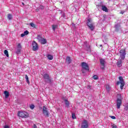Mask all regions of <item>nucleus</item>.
I'll list each match as a JSON object with an SVG mask.
<instances>
[{"label": "nucleus", "instance_id": "obj_1", "mask_svg": "<svg viewBox=\"0 0 128 128\" xmlns=\"http://www.w3.org/2000/svg\"><path fill=\"white\" fill-rule=\"evenodd\" d=\"M86 24L88 28H90V30L92 31L96 28V26H94V24L92 22V20L90 18L88 20Z\"/></svg>", "mask_w": 128, "mask_h": 128}, {"label": "nucleus", "instance_id": "obj_2", "mask_svg": "<svg viewBox=\"0 0 128 128\" xmlns=\"http://www.w3.org/2000/svg\"><path fill=\"white\" fill-rule=\"evenodd\" d=\"M122 94H118L117 100H116L117 108H120V106H122Z\"/></svg>", "mask_w": 128, "mask_h": 128}, {"label": "nucleus", "instance_id": "obj_3", "mask_svg": "<svg viewBox=\"0 0 128 128\" xmlns=\"http://www.w3.org/2000/svg\"><path fill=\"white\" fill-rule=\"evenodd\" d=\"M81 66L82 68V74H86V72L84 70H89L90 67L88 66V64L84 62L82 63Z\"/></svg>", "mask_w": 128, "mask_h": 128}, {"label": "nucleus", "instance_id": "obj_4", "mask_svg": "<svg viewBox=\"0 0 128 128\" xmlns=\"http://www.w3.org/2000/svg\"><path fill=\"white\" fill-rule=\"evenodd\" d=\"M43 78L46 84H52V78H50V76L48 74H44L43 75Z\"/></svg>", "mask_w": 128, "mask_h": 128}, {"label": "nucleus", "instance_id": "obj_5", "mask_svg": "<svg viewBox=\"0 0 128 128\" xmlns=\"http://www.w3.org/2000/svg\"><path fill=\"white\" fill-rule=\"evenodd\" d=\"M18 116H20V118H28V113L26 112H22V111H20L18 112Z\"/></svg>", "mask_w": 128, "mask_h": 128}, {"label": "nucleus", "instance_id": "obj_6", "mask_svg": "<svg viewBox=\"0 0 128 128\" xmlns=\"http://www.w3.org/2000/svg\"><path fill=\"white\" fill-rule=\"evenodd\" d=\"M120 81L117 82L116 84L118 86V84H120V88L121 90H124V78L122 76L119 77Z\"/></svg>", "mask_w": 128, "mask_h": 128}, {"label": "nucleus", "instance_id": "obj_7", "mask_svg": "<svg viewBox=\"0 0 128 128\" xmlns=\"http://www.w3.org/2000/svg\"><path fill=\"white\" fill-rule=\"evenodd\" d=\"M42 114L45 116H50V112L48 111V108L46 106L42 107Z\"/></svg>", "mask_w": 128, "mask_h": 128}, {"label": "nucleus", "instance_id": "obj_8", "mask_svg": "<svg viewBox=\"0 0 128 128\" xmlns=\"http://www.w3.org/2000/svg\"><path fill=\"white\" fill-rule=\"evenodd\" d=\"M37 40H38L39 42H40L42 44H46V40L44 38L40 35L38 36Z\"/></svg>", "mask_w": 128, "mask_h": 128}, {"label": "nucleus", "instance_id": "obj_9", "mask_svg": "<svg viewBox=\"0 0 128 128\" xmlns=\"http://www.w3.org/2000/svg\"><path fill=\"white\" fill-rule=\"evenodd\" d=\"M32 50H34V52L38 50V43L36 42V41L32 42Z\"/></svg>", "mask_w": 128, "mask_h": 128}, {"label": "nucleus", "instance_id": "obj_10", "mask_svg": "<svg viewBox=\"0 0 128 128\" xmlns=\"http://www.w3.org/2000/svg\"><path fill=\"white\" fill-rule=\"evenodd\" d=\"M120 57L122 60L126 58V50H120Z\"/></svg>", "mask_w": 128, "mask_h": 128}, {"label": "nucleus", "instance_id": "obj_11", "mask_svg": "<svg viewBox=\"0 0 128 128\" xmlns=\"http://www.w3.org/2000/svg\"><path fill=\"white\" fill-rule=\"evenodd\" d=\"M88 128V121L84 120L82 122L81 128Z\"/></svg>", "mask_w": 128, "mask_h": 128}, {"label": "nucleus", "instance_id": "obj_12", "mask_svg": "<svg viewBox=\"0 0 128 128\" xmlns=\"http://www.w3.org/2000/svg\"><path fill=\"white\" fill-rule=\"evenodd\" d=\"M106 63V61L104 59H100V64H101V68L102 70H104V64Z\"/></svg>", "mask_w": 128, "mask_h": 128}, {"label": "nucleus", "instance_id": "obj_13", "mask_svg": "<svg viewBox=\"0 0 128 128\" xmlns=\"http://www.w3.org/2000/svg\"><path fill=\"white\" fill-rule=\"evenodd\" d=\"M84 46H86V50L87 52H90V46L88 44V42H84Z\"/></svg>", "mask_w": 128, "mask_h": 128}, {"label": "nucleus", "instance_id": "obj_14", "mask_svg": "<svg viewBox=\"0 0 128 128\" xmlns=\"http://www.w3.org/2000/svg\"><path fill=\"white\" fill-rule=\"evenodd\" d=\"M66 62H67V64H68L72 62V60L70 59V56L66 57Z\"/></svg>", "mask_w": 128, "mask_h": 128}, {"label": "nucleus", "instance_id": "obj_15", "mask_svg": "<svg viewBox=\"0 0 128 128\" xmlns=\"http://www.w3.org/2000/svg\"><path fill=\"white\" fill-rule=\"evenodd\" d=\"M64 102H65V106L66 108H69L70 106V102H68V100H64Z\"/></svg>", "mask_w": 128, "mask_h": 128}, {"label": "nucleus", "instance_id": "obj_16", "mask_svg": "<svg viewBox=\"0 0 128 128\" xmlns=\"http://www.w3.org/2000/svg\"><path fill=\"white\" fill-rule=\"evenodd\" d=\"M4 94L5 95L6 98H8L10 96V93L8 91H4Z\"/></svg>", "mask_w": 128, "mask_h": 128}, {"label": "nucleus", "instance_id": "obj_17", "mask_svg": "<svg viewBox=\"0 0 128 128\" xmlns=\"http://www.w3.org/2000/svg\"><path fill=\"white\" fill-rule=\"evenodd\" d=\"M102 10H104V12H108V8H106V6H102Z\"/></svg>", "mask_w": 128, "mask_h": 128}, {"label": "nucleus", "instance_id": "obj_18", "mask_svg": "<svg viewBox=\"0 0 128 128\" xmlns=\"http://www.w3.org/2000/svg\"><path fill=\"white\" fill-rule=\"evenodd\" d=\"M122 66V60L118 61L117 62V66L118 68H120V66Z\"/></svg>", "mask_w": 128, "mask_h": 128}, {"label": "nucleus", "instance_id": "obj_19", "mask_svg": "<svg viewBox=\"0 0 128 128\" xmlns=\"http://www.w3.org/2000/svg\"><path fill=\"white\" fill-rule=\"evenodd\" d=\"M47 57H48V58L50 60H52L54 58V57L52 56L50 54L48 55Z\"/></svg>", "mask_w": 128, "mask_h": 128}, {"label": "nucleus", "instance_id": "obj_20", "mask_svg": "<svg viewBox=\"0 0 128 128\" xmlns=\"http://www.w3.org/2000/svg\"><path fill=\"white\" fill-rule=\"evenodd\" d=\"M25 78L26 80L27 84H30V80H28V75H25Z\"/></svg>", "mask_w": 128, "mask_h": 128}, {"label": "nucleus", "instance_id": "obj_21", "mask_svg": "<svg viewBox=\"0 0 128 128\" xmlns=\"http://www.w3.org/2000/svg\"><path fill=\"white\" fill-rule=\"evenodd\" d=\"M4 54L7 56V58H8V50H4Z\"/></svg>", "mask_w": 128, "mask_h": 128}, {"label": "nucleus", "instance_id": "obj_22", "mask_svg": "<svg viewBox=\"0 0 128 128\" xmlns=\"http://www.w3.org/2000/svg\"><path fill=\"white\" fill-rule=\"evenodd\" d=\"M106 90L108 92H110V86L109 85H106Z\"/></svg>", "mask_w": 128, "mask_h": 128}, {"label": "nucleus", "instance_id": "obj_23", "mask_svg": "<svg viewBox=\"0 0 128 128\" xmlns=\"http://www.w3.org/2000/svg\"><path fill=\"white\" fill-rule=\"evenodd\" d=\"M58 28V25H52V29L53 30H56V28Z\"/></svg>", "mask_w": 128, "mask_h": 128}, {"label": "nucleus", "instance_id": "obj_24", "mask_svg": "<svg viewBox=\"0 0 128 128\" xmlns=\"http://www.w3.org/2000/svg\"><path fill=\"white\" fill-rule=\"evenodd\" d=\"M21 50H22L21 48H17L16 50V54H20V52Z\"/></svg>", "mask_w": 128, "mask_h": 128}, {"label": "nucleus", "instance_id": "obj_25", "mask_svg": "<svg viewBox=\"0 0 128 128\" xmlns=\"http://www.w3.org/2000/svg\"><path fill=\"white\" fill-rule=\"evenodd\" d=\"M8 19L9 20H12V14H8Z\"/></svg>", "mask_w": 128, "mask_h": 128}, {"label": "nucleus", "instance_id": "obj_26", "mask_svg": "<svg viewBox=\"0 0 128 128\" xmlns=\"http://www.w3.org/2000/svg\"><path fill=\"white\" fill-rule=\"evenodd\" d=\"M30 110H34V105L32 104L31 105H30Z\"/></svg>", "mask_w": 128, "mask_h": 128}, {"label": "nucleus", "instance_id": "obj_27", "mask_svg": "<svg viewBox=\"0 0 128 128\" xmlns=\"http://www.w3.org/2000/svg\"><path fill=\"white\" fill-rule=\"evenodd\" d=\"M72 118H73V120H76V118L75 114H72Z\"/></svg>", "mask_w": 128, "mask_h": 128}, {"label": "nucleus", "instance_id": "obj_28", "mask_svg": "<svg viewBox=\"0 0 128 128\" xmlns=\"http://www.w3.org/2000/svg\"><path fill=\"white\" fill-rule=\"evenodd\" d=\"M30 26L32 28H36V24H34V23H30Z\"/></svg>", "mask_w": 128, "mask_h": 128}, {"label": "nucleus", "instance_id": "obj_29", "mask_svg": "<svg viewBox=\"0 0 128 128\" xmlns=\"http://www.w3.org/2000/svg\"><path fill=\"white\" fill-rule=\"evenodd\" d=\"M93 78H94V80H98V76H96V75H94V76H93Z\"/></svg>", "mask_w": 128, "mask_h": 128}, {"label": "nucleus", "instance_id": "obj_30", "mask_svg": "<svg viewBox=\"0 0 128 128\" xmlns=\"http://www.w3.org/2000/svg\"><path fill=\"white\" fill-rule=\"evenodd\" d=\"M17 48H21L22 49V46L20 45V43H19L17 46Z\"/></svg>", "mask_w": 128, "mask_h": 128}, {"label": "nucleus", "instance_id": "obj_31", "mask_svg": "<svg viewBox=\"0 0 128 128\" xmlns=\"http://www.w3.org/2000/svg\"><path fill=\"white\" fill-rule=\"evenodd\" d=\"M28 34V30H26L24 32V34H25V36H27V34Z\"/></svg>", "mask_w": 128, "mask_h": 128}, {"label": "nucleus", "instance_id": "obj_32", "mask_svg": "<svg viewBox=\"0 0 128 128\" xmlns=\"http://www.w3.org/2000/svg\"><path fill=\"white\" fill-rule=\"evenodd\" d=\"M116 30H118V25H116L115 26Z\"/></svg>", "mask_w": 128, "mask_h": 128}, {"label": "nucleus", "instance_id": "obj_33", "mask_svg": "<svg viewBox=\"0 0 128 128\" xmlns=\"http://www.w3.org/2000/svg\"><path fill=\"white\" fill-rule=\"evenodd\" d=\"M112 128H118V127L116 126V125L114 124L112 125Z\"/></svg>", "mask_w": 128, "mask_h": 128}, {"label": "nucleus", "instance_id": "obj_34", "mask_svg": "<svg viewBox=\"0 0 128 128\" xmlns=\"http://www.w3.org/2000/svg\"><path fill=\"white\" fill-rule=\"evenodd\" d=\"M110 118H111L112 120H116V116H110Z\"/></svg>", "mask_w": 128, "mask_h": 128}, {"label": "nucleus", "instance_id": "obj_35", "mask_svg": "<svg viewBox=\"0 0 128 128\" xmlns=\"http://www.w3.org/2000/svg\"><path fill=\"white\" fill-rule=\"evenodd\" d=\"M24 36H26V35L24 34V33L22 34H21V38H24Z\"/></svg>", "mask_w": 128, "mask_h": 128}, {"label": "nucleus", "instance_id": "obj_36", "mask_svg": "<svg viewBox=\"0 0 128 128\" xmlns=\"http://www.w3.org/2000/svg\"><path fill=\"white\" fill-rule=\"evenodd\" d=\"M4 128H10V126L6 125L4 126Z\"/></svg>", "mask_w": 128, "mask_h": 128}, {"label": "nucleus", "instance_id": "obj_37", "mask_svg": "<svg viewBox=\"0 0 128 128\" xmlns=\"http://www.w3.org/2000/svg\"><path fill=\"white\" fill-rule=\"evenodd\" d=\"M34 128H38V127L36 126V124H34Z\"/></svg>", "mask_w": 128, "mask_h": 128}, {"label": "nucleus", "instance_id": "obj_38", "mask_svg": "<svg viewBox=\"0 0 128 128\" xmlns=\"http://www.w3.org/2000/svg\"><path fill=\"white\" fill-rule=\"evenodd\" d=\"M72 28H74V24H72Z\"/></svg>", "mask_w": 128, "mask_h": 128}, {"label": "nucleus", "instance_id": "obj_39", "mask_svg": "<svg viewBox=\"0 0 128 128\" xmlns=\"http://www.w3.org/2000/svg\"><path fill=\"white\" fill-rule=\"evenodd\" d=\"M22 4L23 5L24 4V2H22Z\"/></svg>", "mask_w": 128, "mask_h": 128}]
</instances>
